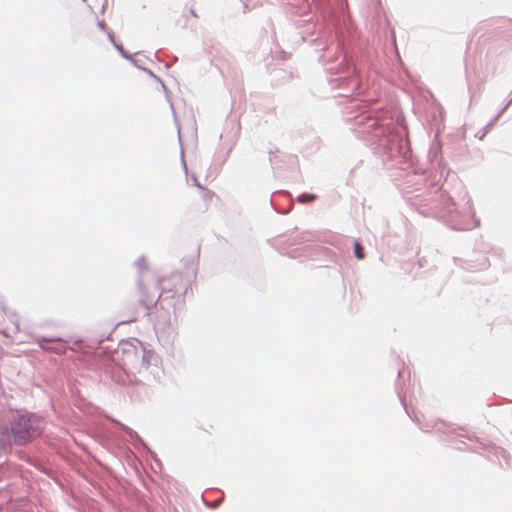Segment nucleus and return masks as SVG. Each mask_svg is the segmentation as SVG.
Returning <instances> with one entry per match:
<instances>
[{"label": "nucleus", "instance_id": "f257e3e1", "mask_svg": "<svg viewBox=\"0 0 512 512\" xmlns=\"http://www.w3.org/2000/svg\"><path fill=\"white\" fill-rule=\"evenodd\" d=\"M44 421L33 414H17L11 422V432L15 444L23 445L40 435Z\"/></svg>", "mask_w": 512, "mask_h": 512}, {"label": "nucleus", "instance_id": "f03ea898", "mask_svg": "<svg viewBox=\"0 0 512 512\" xmlns=\"http://www.w3.org/2000/svg\"><path fill=\"white\" fill-rule=\"evenodd\" d=\"M122 351L125 363H132L133 358L138 359L139 357H143V355H140L137 348L130 343L123 344Z\"/></svg>", "mask_w": 512, "mask_h": 512}, {"label": "nucleus", "instance_id": "7ed1b4c3", "mask_svg": "<svg viewBox=\"0 0 512 512\" xmlns=\"http://www.w3.org/2000/svg\"><path fill=\"white\" fill-rule=\"evenodd\" d=\"M354 252L357 259L362 260L365 257L364 248L359 242H355L354 244Z\"/></svg>", "mask_w": 512, "mask_h": 512}, {"label": "nucleus", "instance_id": "20e7f679", "mask_svg": "<svg viewBox=\"0 0 512 512\" xmlns=\"http://www.w3.org/2000/svg\"><path fill=\"white\" fill-rule=\"evenodd\" d=\"M202 189V192H201V198L205 201V202H209L212 200V198L214 197V193L209 191V190H206L202 187H200Z\"/></svg>", "mask_w": 512, "mask_h": 512}, {"label": "nucleus", "instance_id": "39448f33", "mask_svg": "<svg viewBox=\"0 0 512 512\" xmlns=\"http://www.w3.org/2000/svg\"><path fill=\"white\" fill-rule=\"evenodd\" d=\"M315 198L316 197L313 194H304V195L300 196L298 199H299V201H302V202H309V201L314 200Z\"/></svg>", "mask_w": 512, "mask_h": 512}]
</instances>
